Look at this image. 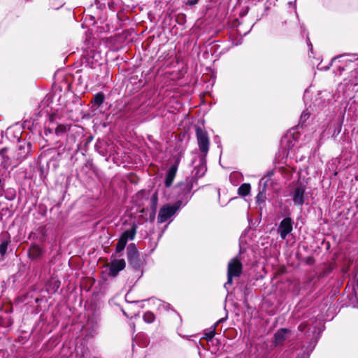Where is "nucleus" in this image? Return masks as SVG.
Returning <instances> with one entry per match:
<instances>
[{
    "mask_svg": "<svg viewBox=\"0 0 358 358\" xmlns=\"http://www.w3.org/2000/svg\"><path fill=\"white\" fill-rule=\"evenodd\" d=\"M197 183V178L196 176H192L185 178V180L178 182L174 187L175 194L176 195L177 201L176 202L180 203L181 206L182 204L186 205L194 192L192 193L194 185Z\"/></svg>",
    "mask_w": 358,
    "mask_h": 358,
    "instance_id": "nucleus-1",
    "label": "nucleus"
},
{
    "mask_svg": "<svg viewBox=\"0 0 358 358\" xmlns=\"http://www.w3.org/2000/svg\"><path fill=\"white\" fill-rule=\"evenodd\" d=\"M127 258L129 266L136 271H141L143 260L140 257L139 252L135 243H130L127 248Z\"/></svg>",
    "mask_w": 358,
    "mask_h": 358,
    "instance_id": "nucleus-2",
    "label": "nucleus"
},
{
    "mask_svg": "<svg viewBox=\"0 0 358 358\" xmlns=\"http://www.w3.org/2000/svg\"><path fill=\"white\" fill-rule=\"evenodd\" d=\"M243 272V265L238 257H234L230 260L227 266V282L225 285H231L233 278L241 276Z\"/></svg>",
    "mask_w": 358,
    "mask_h": 358,
    "instance_id": "nucleus-3",
    "label": "nucleus"
},
{
    "mask_svg": "<svg viewBox=\"0 0 358 358\" xmlns=\"http://www.w3.org/2000/svg\"><path fill=\"white\" fill-rule=\"evenodd\" d=\"M195 133L199 150L205 155L207 154L210 146V138L207 131L196 126Z\"/></svg>",
    "mask_w": 358,
    "mask_h": 358,
    "instance_id": "nucleus-4",
    "label": "nucleus"
},
{
    "mask_svg": "<svg viewBox=\"0 0 358 358\" xmlns=\"http://www.w3.org/2000/svg\"><path fill=\"white\" fill-rule=\"evenodd\" d=\"M180 203L175 202L173 205H164L159 211L157 222L164 223L171 217L180 208Z\"/></svg>",
    "mask_w": 358,
    "mask_h": 358,
    "instance_id": "nucleus-5",
    "label": "nucleus"
},
{
    "mask_svg": "<svg viewBox=\"0 0 358 358\" xmlns=\"http://www.w3.org/2000/svg\"><path fill=\"white\" fill-rule=\"evenodd\" d=\"M292 220L291 217H287L280 222L278 232L282 239H285L287 235L292 232Z\"/></svg>",
    "mask_w": 358,
    "mask_h": 358,
    "instance_id": "nucleus-6",
    "label": "nucleus"
},
{
    "mask_svg": "<svg viewBox=\"0 0 358 358\" xmlns=\"http://www.w3.org/2000/svg\"><path fill=\"white\" fill-rule=\"evenodd\" d=\"M125 267L126 262L124 259H115L112 260L109 265V276L116 277L119 272L124 270Z\"/></svg>",
    "mask_w": 358,
    "mask_h": 358,
    "instance_id": "nucleus-7",
    "label": "nucleus"
},
{
    "mask_svg": "<svg viewBox=\"0 0 358 358\" xmlns=\"http://www.w3.org/2000/svg\"><path fill=\"white\" fill-rule=\"evenodd\" d=\"M306 192V186L300 185L297 186L292 194L294 204L296 206H302L304 203V196Z\"/></svg>",
    "mask_w": 358,
    "mask_h": 358,
    "instance_id": "nucleus-8",
    "label": "nucleus"
},
{
    "mask_svg": "<svg viewBox=\"0 0 358 358\" xmlns=\"http://www.w3.org/2000/svg\"><path fill=\"white\" fill-rule=\"evenodd\" d=\"M31 144L29 142H20L16 156L18 159L22 160L31 153Z\"/></svg>",
    "mask_w": 358,
    "mask_h": 358,
    "instance_id": "nucleus-9",
    "label": "nucleus"
},
{
    "mask_svg": "<svg viewBox=\"0 0 358 358\" xmlns=\"http://www.w3.org/2000/svg\"><path fill=\"white\" fill-rule=\"evenodd\" d=\"M44 253L45 250L36 244H32L27 250L28 257L31 260H37L41 258Z\"/></svg>",
    "mask_w": 358,
    "mask_h": 358,
    "instance_id": "nucleus-10",
    "label": "nucleus"
},
{
    "mask_svg": "<svg viewBox=\"0 0 358 358\" xmlns=\"http://www.w3.org/2000/svg\"><path fill=\"white\" fill-rule=\"evenodd\" d=\"M355 66L356 64L355 62L352 61H349L347 64H345V66L342 68L339 67V71L341 72V71L351 70L350 81L355 85L357 84L358 76V68H356Z\"/></svg>",
    "mask_w": 358,
    "mask_h": 358,
    "instance_id": "nucleus-11",
    "label": "nucleus"
},
{
    "mask_svg": "<svg viewBox=\"0 0 358 358\" xmlns=\"http://www.w3.org/2000/svg\"><path fill=\"white\" fill-rule=\"evenodd\" d=\"M178 167V162H176L166 172V179L164 181L166 187H170L173 185V180L177 173Z\"/></svg>",
    "mask_w": 358,
    "mask_h": 358,
    "instance_id": "nucleus-12",
    "label": "nucleus"
},
{
    "mask_svg": "<svg viewBox=\"0 0 358 358\" xmlns=\"http://www.w3.org/2000/svg\"><path fill=\"white\" fill-rule=\"evenodd\" d=\"M290 331L286 328H281L274 334V343L275 345H281L287 338V334Z\"/></svg>",
    "mask_w": 358,
    "mask_h": 358,
    "instance_id": "nucleus-13",
    "label": "nucleus"
},
{
    "mask_svg": "<svg viewBox=\"0 0 358 358\" xmlns=\"http://www.w3.org/2000/svg\"><path fill=\"white\" fill-rule=\"evenodd\" d=\"M61 285V281L55 278H51L45 284V290L48 293L55 294Z\"/></svg>",
    "mask_w": 358,
    "mask_h": 358,
    "instance_id": "nucleus-14",
    "label": "nucleus"
},
{
    "mask_svg": "<svg viewBox=\"0 0 358 358\" xmlns=\"http://www.w3.org/2000/svg\"><path fill=\"white\" fill-rule=\"evenodd\" d=\"M137 231V225L134 223L130 229L124 231L120 236L127 242L128 240H134Z\"/></svg>",
    "mask_w": 358,
    "mask_h": 358,
    "instance_id": "nucleus-15",
    "label": "nucleus"
},
{
    "mask_svg": "<svg viewBox=\"0 0 358 358\" xmlns=\"http://www.w3.org/2000/svg\"><path fill=\"white\" fill-rule=\"evenodd\" d=\"M104 99V94L101 92H98L94 96L93 99L92 100V103L93 104V106H96L99 108L103 104Z\"/></svg>",
    "mask_w": 358,
    "mask_h": 358,
    "instance_id": "nucleus-16",
    "label": "nucleus"
},
{
    "mask_svg": "<svg viewBox=\"0 0 358 358\" xmlns=\"http://www.w3.org/2000/svg\"><path fill=\"white\" fill-rule=\"evenodd\" d=\"M70 128L69 124H59L55 128V133L57 136H62L70 130Z\"/></svg>",
    "mask_w": 358,
    "mask_h": 358,
    "instance_id": "nucleus-17",
    "label": "nucleus"
},
{
    "mask_svg": "<svg viewBox=\"0 0 358 358\" xmlns=\"http://www.w3.org/2000/svg\"><path fill=\"white\" fill-rule=\"evenodd\" d=\"M251 185L250 183H243L238 189V194L245 197L250 194Z\"/></svg>",
    "mask_w": 358,
    "mask_h": 358,
    "instance_id": "nucleus-18",
    "label": "nucleus"
},
{
    "mask_svg": "<svg viewBox=\"0 0 358 358\" xmlns=\"http://www.w3.org/2000/svg\"><path fill=\"white\" fill-rule=\"evenodd\" d=\"M256 203L259 205L264 203L266 200V194L265 187L262 191H259L256 196Z\"/></svg>",
    "mask_w": 358,
    "mask_h": 358,
    "instance_id": "nucleus-19",
    "label": "nucleus"
},
{
    "mask_svg": "<svg viewBox=\"0 0 358 358\" xmlns=\"http://www.w3.org/2000/svg\"><path fill=\"white\" fill-rule=\"evenodd\" d=\"M157 201H158L157 193L155 192L152 194V196H151V199H150V207H151L152 210L153 211V218H155V217Z\"/></svg>",
    "mask_w": 358,
    "mask_h": 358,
    "instance_id": "nucleus-20",
    "label": "nucleus"
},
{
    "mask_svg": "<svg viewBox=\"0 0 358 358\" xmlns=\"http://www.w3.org/2000/svg\"><path fill=\"white\" fill-rule=\"evenodd\" d=\"M127 242L126 241L120 237L117 243L116 244L115 253L117 254L123 251L127 245Z\"/></svg>",
    "mask_w": 358,
    "mask_h": 358,
    "instance_id": "nucleus-21",
    "label": "nucleus"
},
{
    "mask_svg": "<svg viewBox=\"0 0 358 358\" xmlns=\"http://www.w3.org/2000/svg\"><path fill=\"white\" fill-rule=\"evenodd\" d=\"M216 327H217V324H215V325L213 326V327L211 330H210L208 332H206L204 334V336L203 337V338L206 339L207 341H210L215 335Z\"/></svg>",
    "mask_w": 358,
    "mask_h": 358,
    "instance_id": "nucleus-22",
    "label": "nucleus"
},
{
    "mask_svg": "<svg viewBox=\"0 0 358 358\" xmlns=\"http://www.w3.org/2000/svg\"><path fill=\"white\" fill-rule=\"evenodd\" d=\"M143 320L147 323H152L155 320V315L150 311H147L143 315Z\"/></svg>",
    "mask_w": 358,
    "mask_h": 358,
    "instance_id": "nucleus-23",
    "label": "nucleus"
},
{
    "mask_svg": "<svg viewBox=\"0 0 358 358\" xmlns=\"http://www.w3.org/2000/svg\"><path fill=\"white\" fill-rule=\"evenodd\" d=\"M9 243L10 241H4L0 244V255L1 257L6 254Z\"/></svg>",
    "mask_w": 358,
    "mask_h": 358,
    "instance_id": "nucleus-24",
    "label": "nucleus"
},
{
    "mask_svg": "<svg viewBox=\"0 0 358 358\" xmlns=\"http://www.w3.org/2000/svg\"><path fill=\"white\" fill-rule=\"evenodd\" d=\"M176 22L180 24L183 25L186 22V15L184 13H179L176 17Z\"/></svg>",
    "mask_w": 358,
    "mask_h": 358,
    "instance_id": "nucleus-25",
    "label": "nucleus"
},
{
    "mask_svg": "<svg viewBox=\"0 0 358 358\" xmlns=\"http://www.w3.org/2000/svg\"><path fill=\"white\" fill-rule=\"evenodd\" d=\"M13 323L11 319H6L3 317L0 316V327H7L11 325Z\"/></svg>",
    "mask_w": 358,
    "mask_h": 358,
    "instance_id": "nucleus-26",
    "label": "nucleus"
},
{
    "mask_svg": "<svg viewBox=\"0 0 358 358\" xmlns=\"http://www.w3.org/2000/svg\"><path fill=\"white\" fill-rule=\"evenodd\" d=\"M309 117H310V115L308 114V113L303 111L301 115L300 122H299V124H298V127L300 124H301V127H302L303 123L305 122L309 118Z\"/></svg>",
    "mask_w": 358,
    "mask_h": 358,
    "instance_id": "nucleus-27",
    "label": "nucleus"
},
{
    "mask_svg": "<svg viewBox=\"0 0 358 358\" xmlns=\"http://www.w3.org/2000/svg\"><path fill=\"white\" fill-rule=\"evenodd\" d=\"M315 262V258L312 256L308 257L306 259V263L308 265H313Z\"/></svg>",
    "mask_w": 358,
    "mask_h": 358,
    "instance_id": "nucleus-28",
    "label": "nucleus"
},
{
    "mask_svg": "<svg viewBox=\"0 0 358 358\" xmlns=\"http://www.w3.org/2000/svg\"><path fill=\"white\" fill-rule=\"evenodd\" d=\"M199 1V0H187L185 3H186V5L193 6H195L196 4H197Z\"/></svg>",
    "mask_w": 358,
    "mask_h": 358,
    "instance_id": "nucleus-29",
    "label": "nucleus"
},
{
    "mask_svg": "<svg viewBox=\"0 0 358 358\" xmlns=\"http://www.w3.org/2000/svg\"><path fill=\"white\" fill-rule=\"evenodd\" d=\"M53 131V129L52 128H45L44 134L45 136H48L49 134H51Z\"/></svg>",
    "mask_w": 358,
    "mask_h": 358,
    "instance_id": "nucleus-30",
    "label": "nucleus"
},
{
    "mask_svg": "<svg viewBox=\"0 0 358 358\" xmlns=\"http://www.w3.org/2000/svg\"><path fill=\"white\" fill-rule=\"evenodd\" d=\"M304 328H305V327H304V326H303V324H300V325L299 326V329L300 331H303Z\"/></svg>",
    "mask_w": 358,
    "mask_h": 358,
    "instance_id": "nucleus-31",
    "label": "nucleus"
},
{
    "mask_svg": "<svg viewBox=\"0 0 358 358\" xmlns=\"http://www.w3.org/2000/svg\"><path fill=\"white\" fill-rule=\"evenodd\" d=\"M150 220H154V219H155V218H153V211L152 210L150 215Z\"/></svg>",
    "mask_w": 358,
    "mask_h": 358,
    "instance_id": "nucleus-32",
    "label": "nucleus"
},
{
    "mask_svg": "<svg viewBox=\"0 0 358 358\" xmlns=\"http://www.w3.org/2000/svg\"><path fill=\"white\" fill-rule=\"evenodd\" d=\"M50 122H52L54 121V115H52L50 117Z\"/></svg>",
    "mask_w": 358,
    "mask_h": 358,
    "instance_id": "nucleus-33",
    "label": "nucleus"
},
{
    "mask_svg": "<svg viewBox=\"0 0 358 358\" xmlns=\"http://www.w3.org/2000/svg\"><path fill=\"white\" fill-rule=\"evenodd\" d=\"M145 193H146V192H145V191H144V190H141V191L138 192V194H145Z\"/></svg>",
    "mask_w": 358,
    "mask_h": 358,
    "instance_id": "nucleus-34",
    "label": "nucleus"
},
{
    "mask_svg": "<svg viewBox=\"0 0 358 358\" xmlns=\"http://www.w3.org/2000/svg\"><path fill=\"white\" fill-rule=\"evenodd\" d=\"M357 289H358V278H357Z\"/></svg>",
    "mask_w": 358,
    "mask_h": 358,
    "instance_id": "nucleus-35",
    "label": "nucleus"
},
{
    "mask_svg": "<svg viewBox=\"0 0 358 358\" xmlns=\"http://www.w3.org/2000/svg\"><path fill=\"white\" fill-rule=\"evenodd\" d=\"M220 322H222V320H220V321H217V322L216 323L217 325L218 324V323H220Z\"/></svg>",
    "mask_w": 358,
    "mask_h": 358,
    "instance_id": "nucleus-36",
    "label": "nucleus"
},
{
    "mask_svg": "<svg viewBox=\"0 0 358 358\" xmlns=\"http://www.w3.org/2000/svg\"><path fill=\"white\" fill-rule=\"evenodd\" d=\"M220 322H222V320H220V321H217V322L216 323L217 325L218 324V323H220Z\"/></svg>",
    "mask_w": 358,
    "mask_h": 358,
    "instance_id": "nucleus-37",
    "label": "nucleus"
},
{
    "mask_svg": "<svg viewBox=\"0 0 358 358\" xmlns=\"http://www.w3.org/2000/svg\"><path fill=\"white\" fill-rule=\"evenodd\" d=\"M357 303H358V299H357Z\"/></svg>",
    "mask_w": 358,
    "mask_h": 358,
    "instance_id": "nucleus-38",
    "label": "nucleus"
}]
</instances>
